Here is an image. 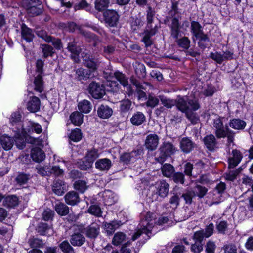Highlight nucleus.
I'll list each match as a JSON object with an SVG mask.
<instances>
[{"mask_svg": "<svg viewBox=\"0 0 253 253\" xmlns=\"http://www.w3.org/2000/svg\"><path fill=\"white\" fill-rule=\"evenodd\" d=\"M225 117L217 116L213 120V126L215 128V135L218 139L227 137V142L231 143L234 142L235 132L231 130L228 123L224 125V123L227 121Z\"/></svg>", "mask_w": 253, "mask_h": 253, "instance_id": "1", "label": "nucleus"}, {"mask_svg": "<svg viewBox=\"0 0 253 253\" xmlns=\"http://www.w3.org/2000/svg\"><path fill=\"white\" fill-rule=\"evenodd\" d=\"M157 222L156 215L155 213L148 212L146 213L144 218L142 219L138 228V230L132 236L131 239L135 241L142 234H145L149 239L151 229L154 227V225Z\"/></svg>", "mask_w": 253, "mask_h": 253, "instance_id": "2", "label": "nucleus"}, {"mask_svg": "<svg viewBox=\"0 0 253 253\" xmlns=\"http://www.w3.org/2000/svg\"><path fill=\"white\" fill-rule=\"evenodd\" d=\"M170 29V36L175 40V42L179 47L183 49L187 50L190 45V40L187 37H183L178 38L180 33V25L178 19L174 18L172 20V23L169 26Z\"/></svg>", "mask_w": 253, "mask_h": 253, "instance_id": "3", "label": "nucleus"}, {"mask_svg": "<svg viewBox=\"0 0 253 253\" xmlns=\"http://www.w3.org/2000/svg\"><path fill=\"white\" fill-rule=\"evenodd\" d=\"M175 103L177 109L183 113L186 112L190 108L193 110H197L200 108V104L196 99H191L187 96H178Z\"/></svg>", "mask_w": 253, "mask_h": 253, "instance_id": "4", "label": "nucleus"}, {"mask_svg": "<svg viewBox=\"0 0 253 253\" xmlns=\"http://www.w3.org/2000/svg\"><path fill=\"white\" fill-rule=\"evenodd\" d=\"M22 4L32 16H38L43 12V6L40 0H23Z\"/></svg>", "mask_w": 253, "mask_h": 253, "instance_id": "5", "label": "nucleus"}, {"mask_svg": "<svg viewBox=\"0 0 253 253\" xmlns=\"http://www.w3.org/2000/svg\"><path fill=\"white\" fill-rule=\"evenodd\" d=\"M84 65L91 72L96 71L100 64V61L97 56L92 55L89 52L84 51L81 54Z\"/></svg>", "mask_w": 253, "mask_h": 253, "instance_id": "6", "label": "nucleus"}, {"mask_svg": "<svg viewBox=\"0 0 253 253\" xmlns=\"http://www.w3.org/2000/svg\"><path fill=\"white\" fill-rule=\"evenodd\" d=\"M115 78L118 81L120 82L122 85L124 87H126L127 90L129 94L132 93V89L130 85L129 84L128 78L123 73L117 71L114 73H109L107 76V79L111 81L112 84H115V86H117L119 84L115 81H113V79Z\"/></svg>", "mask_w": 253, "mask_h": 253, "instance_id": "7", "label": "nucleus"}, {"mask_svg": "<svg viewBox=\"0 0 253 253\" xmlns=\"http://www.w3.org/2000/svg\"><path fill=\"white\" fill-rule=\"evenodd\" d=\"M120 15L113 9H106L103 12V19L106 26L116 27L119 23Z\"/></svg>", "mask_w": 253, "mask_h": 253, "instance_id": "8", "label": "nucleus"}, {"mask_svg": "<svg viewBox=\"0 0 253 253\" xmlns=\"http://www.w3.org/2000/svg\"><path fill=\"white\" fill-rule=\"evenodd\" d=\"M87 90L93 98L96 99L102 98L105 94L104 86L100 83L94 81L89 83Z\"/></svg>", "mask_w": 253, "mask_h": 253, "instance_id": "9", "label": "nucleus"}, {"mask_svg": "<svg viewBox=\"0 0 253 253\" xmlns=\"http://www.w3.org/2000/svg\"><path fill=\"white\" fill-rule=\"evenodd\" d=\"M159 150L161 154L159 156V163H163L167 158L174 154L176 152L174 146L169 142H164Z\"/></svg>", "mask_w": 253, "mask_h": 253, "instance_id": "10", "label": "nucleus"}, {"mask_svg": "<svg viewBox=\"0 0 253 253\" xmlns=\"http://www.w3.org/2000/svg\"><path fill=\"white\" fill-rule=\"evenodd\" d=\"M85 236L90 239H94L97 238L100 233V226L96 223H92L91 224L84 228L82 231Z\"/></svg>", "mask_w": 253, "mask_h": 253, "instance_id": "11", "label": "nucleus"}, {"mask_svg": "<svg viewBox=\"0 0 253 253\" xmlns=\"http://www.w3.org/2000/svg\"><path fill=\"white\" fill-rule=\"evenodd\" d=\"M179 146L180 150L183 153L188 154L194 150L196 146V144L189 137H186L181 139Z\"/></svg>", "mask_w": 253, "mask_h": 253, "instance_id": "12", "label": "nucleus"}, {"mask_svg": "<svg viewBox=\"0 0 253 253\" xmlns=\"http://www.w3.org/2000/svg\"><path fill=\"white\" fill-rule=\"evenodd\" d=\"M67 28L69 32L72 33L75 32L76 30H78L80 33L82 34L86 38L93 39L95 36L94 34L84 30L80 26L78 25L73 22H69L67 24Z\"/></svg>", "mask_w": 253, "mask_h": 253, "instance_id": "13", "label": "nucleus"}, {"mask_svg": "<svg viewBox=\"0 0 253 253\" xmlns=\"http://www.w3.org/2000/svg\"><path fill=\"white\" fill-rule=\"evenodd\" d=\"M203 142L206 148L211 152L214 151L217 148L218 142L213 134H209L204 137Z\"/></svg>", "mask_w": 253, "mask_h": 253, "instance_id": "14", "label": "nucleus"}, {"mask_svg": "<svg viewBox=\"0 0 253 253\" xmlns=\"http://www.w3.org/2000/svg\"><path fill=\"white\" fill-rule=\"evenodd\" d=\"M232 157L228 158V168L229 169H233L236 167L241 162L243 155L240 150L236 149H234L232 151Z\"/></svg>", "mask_w": 253, "mask_h": 253, "instance_id": "15", "label": "nucleus"}, {"mask_svg": "<svg viewBox=\"0 0 253 253\" xmlns=\"http://www.w3.org/2000/svg\"><path fill=\"white\" fill-rule=\"evenodd\" d=\"M75 79L78 81H86L90 78L91 71L82 67L74 70Z\"/></svg>", "mask_w": 253, "mask_h": 253, "instance_id": "16", "label": "nucleus"}, {"mask_svg": "<svg viewBox=\"0 0 253 253\" xmlns=\"http://www.w3.org/2000/svg\"><path fill=\"white\" fill-rule=\"evenodd\" d=\"M112 109L108 105L102 104L97 110V116L101 119H108L113 114Z\"/></svg>", "mask_w": 253, "mask_h": 253, "instance_id": "17", "label": "nucleus"}, {"mask_svg": "<svg viewBox=\"0 0 253 253\" xmlns=\"http://www.w3.org/2000/svg\"><path fill=\"white\" fill-rule=\"evenodd\" d=\"M198 40V46L202 50L209 48L211 44L210 38L207 34H203L196 38Z\"/></svg>", "mask_w": 253, "mask_h": 253, "instance_id": "18", "label": "nucleus"}, {"mask_svg": "<svg viewBox=\"0 0 253 253\" xmlns=\"http://www.w3.org/2000/svg\"><path fill=\"white\" fill-rule=\"evenodd\" d=\"M66 203L71 206L77 205L80 201L79 194L74 191L68 192L64 197Z\"/></svg>", "mask_w": 253, "mask_h": 253, "instance_id": "19", "label": "nucleus"}, {"mask_svg": "<svg viewBox=\"0 0 253 253\" xmlns=\"http://www.w3.org/2000/svg\"><path fill=\"white\" fill-rule=\"evenodd\" d=\"M158 145V137L156 134H151L148 135L145 141L146 147L150 150H155Z\"/></svg>", "mask_w": 253, "mask_h": 253, "instance_id": "20", "label": "nucleus"}, {"mask_svg": "<svg viewBox=\"0 0 253 253\" xmlns=\"http://www.w3.org/2000/svg\"><path fill=\"white\" fill-rule=\"evenodd\" d=\"M22 130L25 134L31 135L34 132L40 134L42 132V129L40 124L34 122H29L26 128H22Z\"/></svg>", "mask_w": 253, "mask_h": 253, "instance_id": "21", "label": "nucleus"}, {"mask_svg": "<svg viewBox=\"0 0 253 253\" xmlns=\"http://www.w3.org/2000/svg\"><path fill=\"white\" fill-rule=\"evenodd\" d=\"M85 237L81 233L77 232L73 234L70 239V242L73 246L80 247L85 242Z\"/></svg>", "mask_w": 253, "mask_h": 253, "instance_id": "22", "label": "nucleus"}, {"mask_svg": "<svg viewBox=\"0 0 253 253\" xmlns=\"http://www.w3.org/2000/svg\"><path fill=\"white\" fill-rule=\"evenodd\" d=\"M52 190L55 194L62 195L66 190L65 182L60 179L55 180L52 186Z\"/></svg>", "mask_w": 253, "mask_h": 253, "instance_id": "23", "label": "nucleus"}, {"mask_svg": "<svg viewBox=\"0 0 253 253\" xmlns=\"http://www.w3.org/2000/svg\"><path fill=\"white\" fill-rule=\"evenodd\" d=\"M21 37L22 39L25 40L27 42H32L34 38V34L32 30L28 28L25 24L21 25Z\"/></svg>", "mask_w": 253, "mask_h": 253, "instance_id": "24", "label": "nucleus"}, {"mask_svg": "<svg viewBox=\"0 0 253 253\" xmlns=\"http://www.w3.org/2000/svg\"><path fill=\"white\" fill-rule=\"evenodd\" d=\"M95 167L101 171L108 170L112 166L111 161L108 158L98 160L95 163Z\"/></svg>", "mask_w": 253, "mask_h": 253, "instance_id": "25", "label": "nucleus"}, {"mask_svg": "<svg viewBox=\"0 0 253 253\" xmlns=\"http://www.w3.org/2000/svg\"><path fill=\"white\" fill-rule=\"evenodd\" d=\"M40 99L36 96H33L27 103V108L31 112L35 113L40 110Z\"/></svg>", "mask_w": 253, "mask_h": 253, "instance_id": "26", "label": "nucleus"}, {"mask_svg": "<svg viewBox=\"0 0 253 253\" xmlns=\"http://www.w3.org/2000/svg\"><path fill=\"white\" fill-rule=\"evenodd\" d=\"M194 186L190 189L193 192L195 197H198L199 199H202L205 197L208 192V189L200 184L195 183Z\"/></svg>", "mask_w": 253, "mask_h": 253, "instance_id": "27", "label": "nucleus"}, {"mask_svg": "<svg viewBox=\"0 0 253 253\" xmlns=\"http://www.w3.org/2000/svg\"><path fill=\"white\" fill-rule=\"evenodd\" d=\"M120 221L113 220L110 222H103L104 229L108 235H111L121 225Z\"/></svg>", "mask_w": 253, "mask_h": 253, "instance_id": "28", "label": "nucleus"}, {"mask_svg": "<svg viewBox=\"0 0 253 253\" xmlns=\"http://www.w3.org/2000/svg\"><path fill=\"white\" fill-rule=\"evenodd\" d=\"M66 40L68 42L67 49L71 53L82 51L80 47L77 45L78 42L74 37H69Z\"/></svg>", "mask_w": 253, "mask_h": 253, "instance_id": "29", "label": "nucleus"}, {"mask_svg": "<svg viewBox=\"0 0 253 253\" xmlns=\"http://www.w3.org/2000/svg\"><path fill=\"white\" fill-rule=\"evenodd\" d=\"M228 124L229 127L230 126L232 128L238 130H243L246 126V122L239 118L230 120Z\"/></svg>", "mask_w": 253, "mask_h": 253, "instance_id": "30", "label": "nucleus"}, {"mask_svg": "<svg viewBox=\"0 0 253 253\" xmlns=\"http://www.w3.org/2000/svg\"><path fill=\"white\" fill-rule=\"evenodd\" d=\"M31 156L32 159L36 162H42L45 157L44 152L41 148L36 147L32 149Z\"/></svg>", "mask_w": 253, "mask_h": 253, "instance_id": "31", "label": "nucleus"}, {"mask_svg": "<svg viewBox=\"0 0 253 253\" xmlns=\"http://www.w3.org/2000/svg\"><path fill=\"white\" fill-rule=\"evenodd\" d=\"M2 148L5 150L11 149L13 146L14 138L6 135H2L0 138Z\"/></svg>", "mask_w": 253, "mask_h": 253, "instance_id": "32", "label": "nucleus"}, {"mask_svg": "<svg viewBox=\"0 0 253 253\" xmlns=\"http://www.w3.org/2000/svg\"><path fill=\"white\" fill-rule=\"evenodd\" d=\"M191 32L195 38L204 33L202 26L196 21L191 22Z\"/></svg>", "mask_w": 253, "mask_h": 253, "instance_id": "33", "label": "nucleus"}, {"mask_svg": "<svg viewBox=\"0 0 253 253\" xmlns=\"http://www.w3.org/2000/svg\"><path fill=\"white\" fill-rule=\"evenodd\" d=\"M163 163H161L162 166L160 168L163 175L168 178L170 177L174 172V167L170 164L165 163L163 164Z\"/></svg>", "mask_w": 253, "mask_h": 253, "instance_id": "34", "label": "nucleus"}, {"mask_svg": "<svg viewBox=\"0 0 253 253\" xmlns=\"http://www.w3.org/2000/svg\"><path fill=\"white\" fill-rule=\"evenodd\" d=\"M157 31V26H155L154 29H149L145 31V34L142 39L146 46H149L152 44V42L150 39L151 36L155 35Z\"/></svg>", "mask_w": 253, "mask_h": 253, "instance_id": "35", "label": "nucleus"}, {"mask_svg": "<svg viewBox=\"0 0 253 253\" xmlns=\"http://www.w3.org/2000/svg\"><path fill=\"white\" fill-rule=\"evenodd\" d=\"M130 82L131 83L136 86L137 89H142L145 92H147V87L149 88H152V85L148 83L144 82L143 83H140L137 79H136L134 77H131L130 78Z\"/></svg>", "mask_w": 253, "mask_h": 253, "instance_id": "36", "label": "nucleus"}, {"mask_svg": "<svg viewBox=\"0 0 253 253\" xmlns=\"http://www.w3.org/2000/svg\"><path fill=\"white\" fill-rule=\"evenodd\" d=\"M145 121V116L144 115L140 112H137L134 114L131 118L130 119L131 123L136 126H139L142 124Z\"/></svg>", "mask_w": 253, "mask_h": 253, "instance_id": "37", "label": "nucleus"}, {"mask_svg": "<svg viewBox=\"0 0 253 253\" xmlns=\"http://www.w3.org/2000/svg\"><path fill=\"white\" fill-rule=\"evenodd\" d=\"M56 212L61 216H65L69 213V208L63 203L56 204L55 206Z\"/></svg>", "mask_w": 253, "mask_h": 253, "instance_id": "38", "label": "nucleus"}, {"mask_svg": "<svg viewBox=\"0 0 253 253\" xmlns=\"http://www.w3.org/2000/svg\"><path fill=\"white\" fill-rule=\"evenodd\" d=\"M18 204V199L15 195L6 197L3 201V205L8 208L14 207Z\"/></svg>", "mask_w": 253, "mask_h": 253, "instance_id": "39", "label": "nucleus"}, {"mask_svg": "<svg viewBox=\"0 0 253 253\" xmlns=\"http://www.w3.org/2000/svg\"><path fill=\"white\" fill-rule=\"evenodd\" d=\"M40 48L43 53L44 58H47L49 56L52 57L55 53L53 48L48 44H41Z\"/></svg>", "mask_w": 253, "mask_h": 253, "instance_id": "40", "label": "nucleus"}, {"mask_svg": "<svg viewBox=\"0 0 253 253\" xmlns=\"http://www.w3.org/2000/svg\"><path fill=\"white\" fill-rule=\"evenodd\" d=\"M78 109L80 112L84 113H88L91 109V104L90 102L87 100H84L79 103Z\"/></svg>", "mask_w": 253, "mask_h": 253, "instance_id": "41", "label": "nucleus"}, {"mask_svg": "<svg viewBox=\"0 0 253 253\" xmlns=\"http://www.w3.org/2000/svg\"><path fill=\"white\" fill-rule=\"evenodd\" d=\"M28 242L31 248H42L44 244L42 240L34 236L30 237Z\"/></svg>", "mask_w": 253, "mask_h": 253, "instance_id": "42", "label": "nucleus"}, {"mask_svg": "<svg viewBox=\"0 0 253 253\" xmlns=\"http://www.w3.org/2000/svg\"><path fill=\"white\" fill-rule=\"evenodd\" d=\"M35 90L39 92H42L43 90V82L42 74H39L34 80Z\"/></svg>", "mask_w": 253, "mask_h": 253, "instance_id": "43", "label": "nucleus"}, {"mask_svg": "<svg viewBox=\"0 0 253 253\" xmlns=\"http://www.w3.org/2000/svg\"><path fill=\"white\" fill-rule=\"evenodd\" d=\"M83 115L79 112H74L72 113L70 119L73 124L76 126H79L83 123Z\"/></svg>", "mask_w": 253, "mask_h": 253, "instance_id": "44", "label": "nucleus"}, {"mask_svg": "<svg viewBox=\"0 0 253 253\" xmlns=\"http://www.w3.org/2000/svg\"><path fill=\"white\" fill-rule=\"evenodd\" d=\"M109 0H95V8L98 11H104L109 4Z\"/></svg>", "mask_w": 253, "mask_h": 253, "instance_id": "45", "label": "nucleus"}, {"mask_svg": "<svg viewBox=\"0 0 253 253\" xmlns=\"http://www.w3.org/2000/svg\"><path fill=\"white\" fill-rule=\"evenodd\" d=\"M59 247L64 253H74L75 251L69 242L65 240L62 242L59 245Z\"/></svg>", "mask_w": 253, "mask_h": 253, "instance_id": "46", "label": "nucleus"}, {"mask_svg": "<svg viewBox=\"0 0 253 253\" xmlns=\"http://www.w3.org/2000/svg\"><path fill=\"white\" fill-rule=\"evenodd\" d=\"M88 212L97 217L102 216V211L97 204L91 205L88 209Z\"/></svg>", "mask_w": 253, "mask_h": 253, "instance_id": "47", "label": "nucleus"}, {"mask_svg": "<svg viewBox=\"0 0 253 253\" xmlns=\"http://www.w3.org/2000/svg\"><path fill=\"white\" fill-rule=\"evenodd\" d=\"M169 184L165 180H161L159 185V196L163 198L166 197L169 192Z\"/></svg>", "mask_w": 253, "mask_h": 253, "instance_id": "48", "label": "nucleus"}, {"mask_svg": "<svg viewBox=\"0 0 253 253\" xmlns=\"http://www.w3.org/2000/svg\"><path fill=\"white\" fill-rule=\"evenodd\" d=\"M99 156L98 149L92 148L88 151L85 156V159L88 160L92 164L94 161Z\"/></svg>", "mask_w": 253, "mask_h": 253, "instance_id": "49", "label": "nucleus"}, {"mask_svg": "<svg viewBox=\"0 0 253 253\" xmlns=\"http://www.w3.org/2000/svg\"><path fill=\"white\" fill-rule=\"evenodd\" d=\"M69 138L71 140H72L74 142H78L80 141L82 138L81 130L79 128H76L72 130L70 133Z\"/></svg>", "mask_w": 253, "mask_h": 253, "instance_id": "50", "label": "nucleus"}, {"mask_svg": "<svg viewBox=\"0 0 253 253\" xmlns=\"http://www.w3.org/2000/svg\"><path fill=\"white\" fill-rule=\"evenodd\" d=\"M126 236L125 233L121 232H117L114 236L112 243L114 245L118 246L125 241Z\"/></svg>", "mask_w": 253, "mask_h": 253, "instance_id": "51", "label": "nucleus"}, {"mask_svg": "<svg viewBox=\"0 0 253 253\" xmlns=\"http://www.w3.org/2000/svg\"><path fill=\"white\" fill-rule=\"evenodd\" d=\"M180 197L184 199L185 204L187 205H191L192 203L193 198L195 197L191 189H187Z\"/></svg>", "mask_w": 253, "mask_h": 253, "instance_id": "52", "label": "nucleus"}, {"mask_svg": "<svg viewBox=\"0 0 253 253\" xmlns=\"http://www.w3.org/2000/svg\"><path fill=\"white\" fill-rule=\"evenodd\" d=\"M184 168V174L189 177H193L194 178L197 177V174L193 175L192 171L194 169L193 165L190 162H186L183 166Z\"/></svg>", "mask_w": 253, "mask_h": 253, "instance_id": "53", "label": "nucleus"}, {"mask_svg": "<svg viewBox=\"0 0 253 253\" xmlns=\"http://www.w3.org/2000/svg\"><path fill=\"white\" fill-rule=\"evenodd\" d=\"M172 180L176 184H184L185 175L183 173L180 172H174L172 174Z\"/></svg>", "mask_w": 253, "mask_h": 253, "instance_id": "54", "label": "nucleus"}, {"mask_svg": "<svg viewBox=\"0 0 253 253\" xmlns=\"http://www.w3.org/2000/svg\"><path fill=\"white\" fill-rule=\"evenodd\" d=\"M37 172L38 174L43 176H50L51 172L50 173V168L48 166H42L41 165L38 166L36 167Z\"/></svg>", "mask_w": 253, "mask_h": 253, "instance_id": "55", "label": "nucleus"}, {"mask_svg": "<svg viewBox=\"0 0 253 253\" xmlns=\"http://www.w3.org/2000/svg\"><path fill=\"white\" fill-rule=\"evenodd\" d=\"M50 229V227L48 224L43 222H41L37 227V232L41 235H46L47 231Z\"/></svg>", "mask_w": 253, "mask_h": 253, "instance_id": "56", "label": "nucleus"}, {"mask_svg": "<svg viewBox=\"0 0 253 253\" xmlns=\"http://www.w3.org/2000/svg\"><path fill=\"white\" fill-rule=\"evenodd\" d=\"M196 110H193L192 108L189 109L184 113L187 118L191 121L193 124H196L199 120V117L197 116L196 113H194V111Z\"/></svg>", "mask_w": 253, "mask_h": 253, "instance_id": "57", "label": "nucleus"}, {"mask_svg": "<svg viewBox=\"0 0 253 253\" xmlns=\"http://www.w3.org/2000/svg\"><path fill=\"white\" fill-rule=\"evenodd\" d=\"M30 179V175L24 173H19L15 178L17 184L21 185L27 182Z\"/></svg>", "mask_w": 253, "mask_h": 253, "instance_id": "58", "label": "nucleus"}, {"mask_svg": "<svg viewBox=\"0 0 253 253\" xmlns=\"http://www.w3.org/2000/svg\"><path fill=\"white\" fill-rule=\"evenodd\" d=\"M14 142L15 145L19 149H23L26 146L25 138L24 139L19 134L15 136Z\"/></svg>", "mask_w": 253, "mask_h": 253, "instance_id": "59", "label": "nucleus"}, {"mask_svg": "<svg viewBox=\"0 0 253 253\" xmlns=\"http://www.w3.org/2000/svg\"><path fill=\"white\" fill-rule=\"evenodd\" d=\"M47 42L51 43L54 47L58 50L63 48V44L60 39L51 36V39L49 40V42Z\"/></svg>", "mask_w": 253, "mask_h": 253, "instance_id": "60", "label": "nucleus"}, {"mask_svg": "<svg viewBox=\"0 0 253 253\" xmlns=\"http://www.w3.org/2000/svg\"><path fill=\"white\" fill-rule=\"evenodd\" d=\"M49 172H51V176L53 175L55 177L63 176L64 175L63 170L60 169L58 166H54L50 168Z\"/></svg>", "mask_w": 253, "mask_h": 253, "instance_id": "61", "label": "nucleus"}, {"mask_svg": "<svg viewBox=\"0 0 253 253\" xmlns=\"http://www.w3.org/2000/svg\"><path fill=\"white\" fill-rule=\"evenodd\" d=\"M74 187L81 193H84L87 188L86 183L83 180L77 181L74 184Z\"/></svg>", "mask_w": 253, "mask_h": 253, "instance_id": "62", "label": "nucleus"}, {"mask_svg": "<svg viewBox=\"0 0 253 253\" xmlns=\"http://www.w3.org/2000/svg\"><path fill=\"white\" fill-rule=\"evenodd\" d=\"M209 57L219 64H222L224 61L222 54L217 51L215 52H211L209 55Z\"/></svg>", "mask_w": 253, "mask_h": 253, "instance_id": "63", "label": "nucleus"}, {"mask_svg": "<svg viewBox=\"0 0 253 253\" xmlns=\"http://www.w3.org/2000/svg\"><path fill=\"white\" fill-rule=\"evenodd\" d=\"M224 253H237V248L235 244L229 243L225 244L222 247Z\"/></svg>", "mask_w": 253, "mask_h": 253, "instance_id": "64", "label": "nucleus"}]
</instances>
